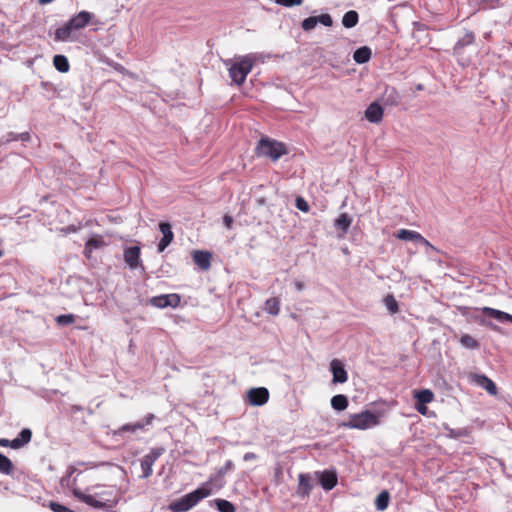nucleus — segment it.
Listing matches in <instances>:
<instances>
[{
	"label": "nucleus",
	"instance_id": "nucleus-34",
	"mask_svg": "<svg viewBox=\"0 0 512 512\" xmlns=\"http://www.w3.org/2000/svg\"><path fill=\"white\" fill-rule=\"evenodd\" d=\"M14 470V465L12 461L5 456L4 454L0 453V473L4 475H11Z\"/></svg>",
	"mask_w": 512,
	"mask_h": 512
},
{
	"label": "nucleus",
	"instance_id": "nucleus-1",
	"mask_svg": "<svg viewBox=\"0 0 512 512\" xmlns=\"http://www.w3.org/2000/svg\"><path fill=\"white\" fill-rule=\"evenodd\" d=\"M211 495V489L199 487L196 490L182 496L170 503L169 509L172 512H186L197 505L202 499Z\"/></svg>",
	"mask_w": 512,
	"mask_h": 512
},
{
	"label": "nucleus",
	"instance_id": "nucleus-49",
	"mask_svg": "<svg viewBox=\"0 0 512 512\" xmlns=\"http://www.w3.org/2000/svg\"><path fill=\"white\" fill-rule=\"evenodd\" d=\"M0 446L1 447H11L13 449V440L0 438Z\"/></svg>",
	"mask_w": 512,
	"mask_h": 512
},
{
	"label": "nucleus",
	"instance_id": "nucleus-36",
	"mask_svg": "<svg viewBox=\"0 0 512 512\" xmlns=\"http://www.w3.org/2000/svg\"><path fill=\"white\" fill-rule=\"evenodd\" d=\"M211 503H214L219 512H235V506L228 500L215 499Z\"/></svg>",
	"mask_w": 512,
	"mask_h": 512
},
{
	"label": "nucleus",
	"instance_id": "nucleus-23",
	"mask_svg": "<svg viewBox=\"0 0 512 512\" xmlns=\"http://www.w3.org/2000/svg\"><path fill=\"white\" fill-rule=\"evenodd\" d=\"M394 236L399 240L412 241L416 244H419V242L423 240V236L419 232L408 229H400Z\"/></svg>",
	"mask_w": 512,
	"mask_h": 512
},
{
	"label": "nucleus",
	"instance_id": "nucleus-30",
	"mask_svg": "<svg viewBox=\"0 0 512 512\" xmlns=\"http://www.w3.org/2000/svg\"><path fill=\"white\" fill-rule=\"evenodd\" d=\"M359 21V15L356 11H347L342 17V24L345 28H353Z\"/></svg>",
	"mask_w": 512,
	"mask_h": 512
},
{
	"label": "nucleus",
	"instance_id": "nucleus-10",
	"mask_svg": "<svg viewBox=\"0 0 512 512\" xmlns=\"http://www.w3.org/2000/svg\"><path fill=\"white\" fill-rule=\"evenodd\" d=\"M95 15L89 11L82 10L79 13L73 15L69 22L73 25L77 31L85 28L88 24H98V21L95 20Z\"/></svg>",
	"mask_w": 512,
	"mask_h": 512
},
{
	"label": "nucleus",
	"instance_id": "nucleus-28",
	"mask_svg": "<svg viewBox=\"0 0 512 512\" xmlns=\"http://www.w3.org/2000/svg\"><path fill=\"white\" fill-rule=\"evenodd\" d=\"M144 429V424L142 422H136V423H128L124 424L121 427H119L117 430L114 431L115 436H122L126 432L135 433L138 430Z\"/></svg>",
	"mask_w": 512,
	"mask_h": 512
},
{
	"label": "nucleus",
	"instance_id": "nucleus-46",
	"mask_svg": "<svg viewBox=\"0 0 512 512\" xmlns=\"http://www.w3.org/2000/svg\"><path fill=\"white\" fill-rule=\"evenodd\" d=\"M223 223L228 228H232L233 218L230 215L225 214L223 217Z\"/></svg>",
	"mask_w": 512,
	"mask_h": 512
},
{
	"label": "nucleus",
	"instance_id": "nucleus-6",
	"mask_svg": "<svg viewBox=\"0 0 512 512\" xmlns=\"http://www.w3.org/2000/svg\"><path fill=\"white\" fill-rule=\"evenodd\" d=\"M73 495L81 502L96 508V509H102V510H110L115 503H108L104 501L97 500L93 495L85 494L82 491L78 489L73 490Z\"/></svg>",
	"mask_w": 512,
	"mask_h": 512
},
{
	"label": "nucleus",
	"instance_id": "nucleus-21",
	"mask_svg": "<svg viewBox=\"0 0 512 512\" xmlns=\"http://www.w3.org/2000/svg\"><path fill=\"white\" fill-rule=\"evenodd\" d=\"M211 258L212 255L208 251L204 250H196L193 253V260L195 264L199 266L202 270L206 271L211 267Z\"/></svg>",
	"mask_w": 512,
	"mask_h": 512
},
{
	"label": "nucleus",
	"instance_id": "nucleus-51",
	"mask_svg": "<svg viewBox=\"0 0 512 512\" xmlns=\"http://www.w3.org/2000/svg\"><path fill=\"white\" fill-rule=\"evenodd\" d=\"M450 435H451V436H453V437H455V438H458V437H462V436H464V435H465V432H464L462 429L457 430V431H455V430H450Z\"/></svg>",
	"mask_w": 512,
	"mask_h": 512
},
{
	"label": "nucleus",
	"instance_id": "nucleus-9",
	"mask_svg": "<svg viewBox=\"0 0 512 512\" xmlns=\"http://www.w3.org/2000/svg\"><path fill=\"white\" fill-rule=\"evenodd\" d=\"M269 400V391L265 387L251 388L247 392V401L252 406H262Z\"/></svg>",
	"mask_w": 512,
	"mask_h": 512
},
{
	"label": "nucleus",
	"instance_id": "nucleus-22",
	"mask_svg": "<svg viewBox=\"0 0 512 512\" xmlns=\"http://www.w3.org/2000/svg\"><path fill=\"white\" fill-rule=\"evenodd\" d=\"M475 35L472 31H468L462 38H460L453 47V54L460 57L466 46L473 44Z\"/></svg>",
	"mask_w": 512,
	"mask_h": 512
},
{
	"label": "nucleus",
	"instance_id": "nucleus-18",
	"mask_svg": "<svg viewBox=\"0 0 512 512\" xmlns=\"http://www.w3.org/2000/svg\"><path fill=\"white\" fill-rule=\"evenodd\" d=\"M381 101L384 106L395 107L401 102V96L398 91L391 86H387L381 97Z\"/></svg>",
	"mask_w": 512,
	"mask_h": 512
},
{
	"label": "nucleus",
	"instance_id": "nucleus-48",
	"mask_svg": "<svg viewBox=\"0 0 512 512\" xmlns=\"http://www.w3.org/2000/svg\"><path fill=\"white\" fill-rule=\"evenodd\" d=\"M18 138L19 141L28 142L31 139V135L29 132L18 133Z\"/></svg>",
	"mask_w": 512,
	"mask_h": 512
},
{
	"label": "nucleus",
	"instance_id": "nucleus-19",
	"mask_svg": "<svg viewBox=\"0 0 512 512\" xmlns=\"http://www.w3.org/2000/svg\"><path fill=\"white\" fill-rule=\"evenodd\" d=\"M365 117L371 123H379L383 119V108L378 102H372L365 110Z\"/></svg>",
	"mask_w": 512,
	"mask_h": 512
},
{
	"label": "nucleus",
	"instance_id": "nucleus-40",
	"mask_svg": "<svg viewBox=\"0 0 512 512\" xmlns=\"http://www.w3.org/2000/svg\"><path fill=\"white\" fill-rule=\"evenodd\" d=\"M75 320V317L73 314H62L57 316L56 322L58 325L65 326L72 324Z\"/></svg>",
	"mask_w": 512,
	"mask_h": 512
},
{
	"label": "nucleus",
	"instance_id": "nucleus-50",
	"mask_svg": "<svg viewBox=\"0 0 512 512\" xmlns=\"http://www.w3.org/2000/svg\"><path fill=\"white\" fill-rule=\"evenodd\" d=\"M256 458H257V455L253 452H247L243 456L244 461H250V460H254Z\"/></svg>",
	"mask_w": 512,
	"mask_h": 512
},
{
	"label": "nucleus",
	"instance_id": "nucleus-11",
	"mask_svg": "<svg viewBox=\"0 0 512 512\" xmlns=\"http://www.w3.org/2000/svg\"><path fill=\"white\" fill-rule=\"evenodd\" d=\"M180 301H181L180 296L175 293L156 296V297L151 298V300H150V302L153 306H155L157 308H162V309L167 308V307L175 308V307L179 306Z\"/></svg>",
	"mask_w": 512,
	"mask_h": 512
},
{
	"label": "nucleus",
	"instance_id": "nucleus-16",
	"mask_svg": "<svg viewBox=\"0 0 512 512\" xmlns=\"http://www.w3.org/2000/svg\"><path fill=\"white\" fill-rule=\"evenodd\" d=\"M313 490L312 478L309 474L300 473L296 493L299 497H309Z\"/></svg>",
	"mask_w": 512,
	"mask_h": 512
},
{
	"label": "nucleus",
	"instance_id": "nucleus-31",
	"mask_svg": "<svg viewBox=\"0 0 512 512\" xmlns=\"http://www.w3.org/2000/svg\"><path fill=\"white\" fill-rule=\"evenodd\" d=\"M53 65L61 73H66L69 71L70 65L66 56L64 55H55L53 57Z\"/></svg>",
	"mask_w": 512,
	"mask_h": 512
},
{
	"label": "nucleus",
	"instance_id": "nucleus-43",
	"mask_svg": "<svg viewBox=\"0 0 512 512\" xmlns=\"http://www.w3.org/2000/svg\"><path fill=\"white\" fill-rule=\"evenodd\" d=\"M13 141H19V138H18V133H14V132H8L2 139H1V143L2 144H8L10 142H13Z\"/></svg>",
	"mask_w": 512,
	"mask_h": 512
},
{
	"label": "nucleus",
	"instance_id": "nucleus-47",
	"mask_svg": "<svg viewBox=\"0 0 512 512\" xmlns=\"http://www.w3.org/2000/svg\"><path fill=\"white\" fill-rule=\"evenodd\" d=\"M154 419H155V415L153 413H149L145 416V418L141 422L144 424V427H145L147 425H150Z\"/></svg>",
	"mask_w": 512,
	"mask_h": 512
},
{
	"label": "nucleus",
	"instance_id": "nucleus-33",
	"mask_svg": "<svg viewBox=\"0 0 512 512\" xmlns=\"http://www.w3.org/2000/svg\"><path fill=\"white\" fill-rule=\"evenodd\" d=\"M390 495L388 491L380 492L375 499V506L378 511H384L388 507Z\"/></svg>",
	"mask_w": 512,
	"mask_h": 512
},
{
	"label": "nucleus",
	"instance_id": "nucleus-3",
	"mask_svg": "<svg viewBox=\"0 0 512 512\" xmlns=\"http://www.w3.org/2000/svg\"><path fill=\"white\" fill-rule=\"evenodd\" d=\"M379 424V417L370 410H364L360 413L351 414L347 421L339 426L348 429L366 430Z\"/></svg>",
	"mask_w": 512,
	"mask_h": 512
},
{
	"label": "nucleus",
	"instance_id": "nucleus-29",
	"mask_svg": "<svg viewBox=\"0 0 512 512\" xmlns=\"http://www.w3.org/2000/svg\"><path fill=\"white\" fill-rule=\"evenodd\" d=\"M264 310L270 315L277 316L280 312V300L276 297L267 299L264 303Z\"/></svg>",
	"mask_w": 512,
	"mask_h": 512
},
{
	"label": "nucleus",
	"instance_id": "nucleus-53",
	"mask_svg": "<svg viewBox=\"0 0 512 512\" xmlns=\"http://www.w3.org/2000/svg\"><path fill=\"white\" fill-rule=\"evenodd\" d=\"M294 285H295V288H296L298 291H301V290L303 289V287H304L303 283H302V282H299V281H296V282L294 283Z\"/></svg>",
	"mask_w": 512,
	"mask_h": 512
},
{
	"label": "nucleus",
	"instance_id": "nucleus-13",
	"mask_svg": "<svg viewBox=\"0 0 512 512\" xmlns=\"http://www.w3.org/2000/svg\"><path fill=\"white\" fill-rule=\"evenodd\" d=\"M159 230L163 234V237L157 245V252L162 253L168 247V245L173 241L174 234L172 231V227H171L170 223H168V222H160Z\"/></svg>",
	"mask_w": 512,
	"mask_h": 512
},
{
	"label": "nucleus",
	"instance_id": "nucleus-35",
	"mask_svg": "<svg viewBox=\"0 0 512 512\" xmlns=\"http://www.w3.org/2000/svg\"><path fill=\"white\" fill-rule=\"evenodd\" d=\"M105 245L104 240L101 236H95L90 238L85 244V253H91L94 249L101 248Z\"/></svg>",
	"mask_w": 512,
	"mask_h": 512
},
{
	"label": "nucleus",
	"instance_id": "nucleus-25",
	"mask_svg": "<svg viewBox=\"0 0 512 512\" xmlns=\"http://www.w3.org/2000/svg\"><path fill=\"white\" fill-rule=\"evenodd\" d=\"M352 217L348 215L347 213H341L335 220H334V226L337 230H340L342 232V235L347 234L351 224H352Z\"/></svg>",
	"mask_w": 512,
	"mask_h": 512
},
{
	"label": "nucleus",
	"instance_id": "nucleus-55",
	"mask_svg": "<svg viewBox=\"0 0 512 512\" xmlns=\"http://www.w3.org/2000/svg\"><path fill=\"white\" fill-rule=\"evenodd\" d=\"M54 0H39V3L40 4H48V3H51L53 2Z\"/></svg>",
	"mask_w": 512,
	"mask_h": 512
},
{
	"label": "nucleus",
	"instance_id": "nucleus-32",
	"mask_svg": "<svg viewBox=\"0 0 512 512\" xmlns=\"http://www.w3.org/2000/svg\"><path fill=\"white\" fill-rule=\"evenodd\" d=\"M348 398L343 394H337L331 399V406L336 411H343L348 407Z\"/></svg>",
	"mask_w": 512,
	"mask_h": 512
},
{
	"label": "nucleus",
	"instance_id": "nucleus-14",
	"mask_svg": "<svg viewBox=\"0 0 512 512\" xmlns=\"http://www.w3.org/2000/svg\"><path fill=\"white\" fill-rule=\"evenodd\" d=\"M330 370L332 372L333 378L332 382L334 384H342L348 380V373L344 368L343 363L338 359H333L330 362Z\"/></svg>",
	"mask_w": 512,
	"mask_h": 512
},
{
	"label": "nucleus",
	"instance_id": "nucleus-54",
	"mask_svg": "<svg viewBox=\"0 0 512 512\" xmlns=\"http://www.w3.org/2000/svg\"><path fill=\"white\" fill-rule=\"evenodd\" d=\"M76 472V468L74 466H69L68 468V476H72Z\"/></svg>",
	"mask_w": 512,
	"mask_h": 512
},
{
	"label": "nucleus",
	"instance_id": "nucleus-5",
	"mask_svg": "<svg viewBox=\"0 0 512 512\" xmlns=\"http://www.w3.org/2000/svg\"><path fill=\"white\" fill-rule=\"evenodd\" d=\"M164 452H165V449L163 447H155V448L150 449L149 453L146 454L141 459V470H142L141 478L146 479L152 475V473H153L152 467H153L154 463Z\"/></svg>",
	"mask_w": 512,
	"mask_h": 512
},
{
	"label": "nucleus",
	"instance_id": "nucleus-38",
	"mask_svg": "<svg viewBox=\"0 0 512 512\" xmlns=\"http://www.w3.org/2000/svg\"><path fill=\"white\" fill-rule=\"evenodd\" d=\"M460 344L468 349H477L479 348V342L474 339L469 334H463L459 339Z\"/></svg>",
	"mask_w": 512,
	"mask_h": 512
},
{
	"label": "nucleus",
	"instance_id": "nucleus-42",
	"mask_svg": "<svg viewBox=\"0 0 512 512\" xmlns=\"http://www.w3.org/2000/svg\"><path fill=\"white\" fill-rule=\"evenodd\" d=\"M304 0H275V3L283 7L299 6Z\"/></svg>",
	"mask_w": 512,
	"mask_h": 512
},
{
	"label": "nucleus",
	"instance_id": "nucleus-24",
	"mask_svg": "<svg viewBox=\"0 0 512 512\" xmlns=\"http://www.w3.org/2000/svg\"><path fill=\"white\" fill-rule=\"evenodd\" d=\"M475 382L490 395L495 396L498 392L496 384L486 375H475Z\"/></svg>",
	"mask_w": 512,
	"mask_h": 512
},
{
	"label": "nucleus",
	"instance_id": "nucleus-26",
	"mask_svg": "<svg viewBox=\"0 0 512 512\" xmlns=\"http://www.w3.org/2000/svg\"><path fill=\"white\" fill-rule=\"evenodd\" d=\"M32 438V431L29 428H24L20 431L18 436L13 439V449H20L27 445Z\"/></svg>",
	"mask_w": 512,
	"mask_h": 512
},
{
	"label": "nucleus",
	"instance_id": "nucleus-44",
	"mask_svg": "<svg viewBox=\"0 0 512 512\" xmlns=\"http://www.w3.org/2000/svg\"><path fill=\"white\" fill-rule=\"evenodd\" d=\"M296 207L302 211V212H308L309 211V205L306 202V200L302 197L296 198Z\"/></svg>",
	"mask_w": 512,
	"mask_h": 512
},
{
	"label": "nucleus",
	"instance_id": "nucleus-52",
	"mask_svg": "<svg viewBox=\"0 0 512 512\" xmlns=\"http://www.w3.org/2000/svg\"><path fill=\"white\" fill-rule=\"evenodd\" d=\"M426 404H420V403H417L416 404V409L417 411L420 413V414H426V411H427V407L425 406Z\"/></svg>",
	"mask_w": 512,
	"mask_h": 512
},
{
	"label": "nucleus",
	"instance_id": "nucleus-8",
	"mask_svg": "<svg viewBox=\"0 0 512 512\" xmlns=\"http://www.w3.org/2000/svg\"><path fill=\"white\" fill-rule=\"evenodd\" d=\"M232 470H234V463L232 460H227L224 466L220 467L214 474L209 477L206 485L211 484L217 488H222L225 485V475Z\"/></svg>",
	"mask_w": 512,
	"mask_h": 512
},
{
	"label": "nucleus",
	"instance_id": "nucleus-39",
	"mask_svg": "<svg viewBox=\"0 0 512 512\" xmlns=\"http://www.w3.org/2000/svg\"><path fill=\"white\" fill-rule=\"evenodd\" d=\"M385 305L387 307V309L391 312V313H397L399 311V306H398V302L396 301V299L394 298V296L392 295H388L386 298H385Z\"/></svg>",
	"mask_w": 512,
	"mask_h": 512
},
{
	"label": "nucleus",
	"instance_id": "nucleus-2",
	"mask_svg": "<svg viewBox=\"0 0 512 512\" xmlns=\"http://www.w3.org/2000/svg\"><path fill=\"white\" fill-rule=\"evenodd\" d=\"M255 153L259 157H266L276 162L280 157L286 155L288 150L284 143L264 137L257 143Z\"/></svg>",
	"mask_w": 512,
	"mask_h": 512
},
{
	"label": "nucleus",
	"instance_id": "nucleus-45",
	"mask_svg": "<svg viewBox=\"0 0 512 512\" xmlns=\"http://www.w3.org/2000/svg\"><path fill=\"white\" fill-rule=\"evenodd\" d=\"M419 244L426 247L427 253L429 251H437V249L424 237H423V240L419 242Z\"/></svg>",
	"mask_w": 512,
	"mask_h": 512
},
{
	"label": "nucleus",
	"instance_id": "nucleus-56",
	"mask_svg": "<svg viewBox=\"0 0 512 512\" xmlns=\"http://www.w3.org/2000/svg\"><path fill=\"white\" fill-rule=\"evenodd\" d=\"M3 256V251L0 249V257Z\"/></svg>",
	"mask_w": 512,
	"mask_h": 512
},
{
	"label": "nucleus",
	"instance_id": "nucleus-27",
	"mask_svg": "<svg viewBox=\"0 0 512 512\" xmlns=\"http://www.w3.org/2000/svg\"><path fill=\"white\" fill-rule=\"evenodd\" d=\"M371 55V49L368 46H362L355 50L353 59L358 64H364L370 60Z\"/></svg>",
	"mask_w": 512,
	"mask_h": 512
},
{
	"label": "nucleus",
	"instance_id": "nucleus-17",
	"mask_svg": "<svg viewBox=\"0 0 512 512\" xmlns=\"http://www.w3.org/2000/svg\"><path fill=\"white\" fill-rule=\"evenodd\" d=\"M76 28L70 24L69 20L57 28L54 32V40L56 42H70L74 40L73 33L76 32Z\"/></svg>",
	"mask_w": 512,
	"mask_h": 512
},
{
	"label": "nucleus",
	"instance_id": "nucleus-41",
	"mask_svg": "<svg viewBox=\"0 0 512 512\" xmlns=\"http://www.w3.org/2000/svg\"><path fill=\"white\" fill-rule=\"evenodd\" d=\"M49 507H50V509L53 512H74L73 510H71L67 506H64V505H62L60 503H57V502H54V501H51L49 503Z\"/></svg>",
	"mask_w": 512,
	"mask_h": 512
},
{
	"label": "nucleus",
	"instance_id": "nucleus-12",
	"mask_svg": "<svg viewBox=\"0 0 512 512\" xmlns=\"http://www.w3.org/2000/svg\"><path fill=\"white\" fill-rule=\"evenodd\" d=\"M319 484L326 490H332L338 483V477L335 470H324L316 472Z\"/></svg>",
	"mask_w": 512,
	"mask_h": 512
},
{
	"label": "nucleus",
	"instance_id": "nucleus-4",
	"mask_svg": "<svg viewBox=\"0 0 512 512\" xmlns=\"http://www.w3.org/2000/svg\"><path fill=\"white\" fill-rule=\"evenodd\" d=\"M253 65L254 61L250 55L240 57L229 68V76L232 82L236 85L243 84Z\"/></svg>",
	"mask_w": 512,
	"mask_h": 512
},
{
	"label": "nucleus",
	"instance_id": "nucleus-7",
	"mask_svg": "<svg viewBox=\"0 0 512 512\" xmlns=\"http://www.w3.org/2000/svg\"><path fill=\"white\" fill-rule=\"evenodd\" d=\"M317 24H322L326 27H331L333 25L332 17L328 13L321 14L319 16H310L302 21L301 28L305 32H309L313 30Z\"/></svg>",
	"mask_w": 512,
	"mask_h": 512
},
{
	"label": "nucleus",
	"instance_id": "nucleus-15",
	"mask_svg": "<svg viewBox=\"0 0 512 512\" xmlns=\"http://www.w3.org/2000/svg\"><path fill=\"white\" fill-rule=\"evenodd\" d=\"M141 249L139 246L126 247L124 249V261L130 269H136L140 263Z\"/></svg>",
	"mask_w": 512,
	"mask_h": 512
},
{
	"label": "nucleus",
	"instance_id": "nucleus-37",
	"mask_svg": "<svg viewBox=\"0 0 512 512\" xmlns=\"http://www.w3.org/2000/svg\"><path fill=\"white\" fill-rule=\"evenodd\" d=\"M415 398L417 402L420 404H428L433 401L434 394L429 389H423L421 391L416 392Z\"/></svg>",
	"mask_w": 512,
	"mask_h": 512
},
{
	"label": "nucleus",
	"instance_id": "nucleus-20",
	"mask_svg": "<svg viewBox=\"0 0 512 512\" xmlns=\"http://www.w3.org/2000/svg\"><path fill=\"white\" fill-rule=\"evenodd\" d=\"M482 313L484 316L493 318L500 323L510 322L512 323V315L501 310H497L490 307H483Z\"/></svg>",
	"mask_w": 512,
	"mask_h": 512
}]
</instances>
